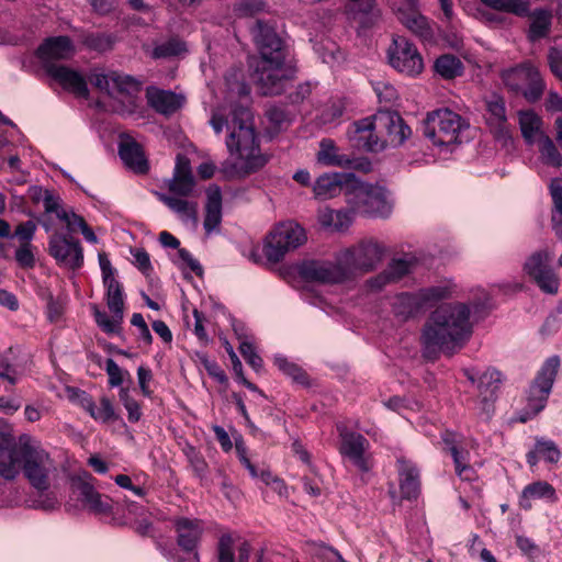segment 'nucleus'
Returning a JSON list of instances; mask_svg holds the SVG:
<instances>
[{
  "label": "nucleus",
  "mask_w": 562,
  "mask_h": 562,
  "mask_svg": "<svg viewBox=\"0 0 562 562\" xmlns=\"http://www.w3.org/2000/svg\"><path fill=\"white\" fill-rule=\"evenodd\" d=\"M57 471L54 460L26 435L18 439L0 432V476L14 480L21 472L36 491L25 501L27 507L43 512L56 510L60 502L50 490V477Z\"/></svg>",
  "instance_id": "f257e3e1"
},
{
  "label": "nucleus",
  "mask_w": 562,
  "mask_h": 562,
  "mask_svg": "<svg viewBox=\"0 0 562 562\" xmlns=\"http://www.w3.org/2000/svg\"><path fill=\"white\" fill-rule=\"evenodd\" d=\"M479 304L445 303L439 305L422 331L423 356L436 360L440 353L449 357L460 350L472 335L471 308Z\"/></svg>",
  "instance_id": "f03ea898"
},
{
  "label": "nucleus",
  "mask_w": 562,
  "mask_h": 562,
  "mask_svg": "<svg viewBox=\"0 0 562 562\" xmlns=\"http://www.w3.org/2000/svg\"><path fill=\"white\" fill-rule=\"evenodd\" d=\"M210 124L217 135L226 126L228 131L226 147L228 153L237 159L234 168H238L239 175L256 172L267 164V157L260 153L259 138L254 128L249 108L236 104L228 119L214 113Z\"/></svg>",
  "instance_id": "7ed1b4c3"
},
{
  "label": "nucleus",
  "mask_w": 562,
  "mask_h": 562,
  "mask_svg": "<svg viewBox=\"0 0 562 562\" xmlns=\"http://www.w3.org/2000/svg\"><path fill=\"white\" fill-rule=\"evenodd\" d=\"M251 35L261 60L256 68V82L265 95L280 94L295 70L286 65L288 46L278 35L273 24L257 20Z\"/></svg>",
  "instance_id": "20e7f679"
},
{
  "label": "nucleus",
  "mask_w": 562,
  "mask_h": 562,
  "mask_svg": "<svg viewBox=\"0 0 562 562\" xmlns=\"http://www.w3.org/2000/svg\"><path fill=\"white\" fill-rule=\"evenodd\" d=\"M468 128V122L447 108L428 112L423 121L425 137L438 147L461 144V134Z\"/></svg>",
  "instance_id": "39448f33"
},
{
  "label": "nucleus",
  "mask_w": 562,
  "mask_h": 562,
  "mask_svg": "<svg viewBox=\"0 0 562 562\" xmlns=\"http://www.w3.org/2000/svg\"><path fill=\"white\" fill-rule=\"evenodd\" d=\"M176 540L186 555H181L173 547H159L161 554L169 562H200L198 547L201 542L204 526L203 521L198 518L175 517L171 519Z\"/></svg>",
  "instance_id": "423d86ee"
},
{
  "label": "nucleus",
  "mask_w": 562,
  "mask_h": 562,
  "mask_svg": "<svg viewBox=\"0 0 562 562\" xmlns=\"http://www.w3.org/2000/svg\"><path fill=\"white\" fill-rule=\"evenodd\" d=\"M501 79L509 91L521 93L529 102L538 101L546 89L539 69L529 60L502 70Z\"/></svg>",
  "instance_id": "0eeeda50"
},
{
  "label": "nucleus",
  "mask_w": 562,
  "mask_h": 562,
  "mask_svg": "<svg viewBox=\"0 0 562 562\" xmlns=\"http://www.w3.org/2000/svg\"><path fill=\"white\" fill-rule=\"evenodd\" d=\"M336 429L339 436L338 452L344 461L360 473H368L374 465L370 452L369 440L360 432L352 431L344 423H338Z\"/></svg>",
  "instance_id": "6e6552de"
},
{
  "label": "nucleus",
  "mask_w": 562,
  "mask_h": 562,
  "mask_svg": "<svg viewBox=\"0 0 562 562\" xmlns=\"http://www.w3.org/2000/svg\"><path fill=\"white\" fill-rule=\"evenodd\" d=\"M452 288L448 284L432 285L417 292H402L393 302L395 315L407 319L431 307L437 302L451 296Z\"/></svg>",
  "instance_id": "1a4fd4ad"
},
{
  "label": "nucleus",
  "mask_w": 562,
  "mask_h": 562,
  "mask_svg": "<svg viewBox=\"0 0 562 562\" xmlns=\"http://www.w3.org/2000/svg\"><path fill=\"white\" fill-rule=\"evenodd\" d=\"M306 241L304 228L295 222L279 224L269 234L263 246V254L269 262H280L285 254L296 249Z\"/></svg>",
  "instance_id": "9d476101"
},
{
  "label": "nucleus",
  "mask_w": 562,
  "mask_h": 562,
  "mask_svg": "<svg viewBox=\"0 0 562 562\" xmlns=\"http://www.w3.org/2000/svg\"><path fill=\"white\" fill-rule=\"evenodd\" d=\"M348 202L353 205V211L369 216L386 218L392 213V203L389 201L387 191L380 186L358 184L352 186Z\"/></svg>",
  "instance_id": "9b49d317"
},
{
  "label": "nucleus",
  "mask_w": 562,
  "mask_h": 562,
  "mask_svg": "<svg viewBox=\"0 0 562 562\" xmlns=\"http://www.w3.org/2000/svg\"><path fill=\"white\" fill-rule=\"evenodd\" d=\"M105 288V301L112 316L91 305L92 315L98 327L105 334H119L124 317V290L122 283L113 278L103 281Z\"/></svg>",
  "instance_id": "f8f14e48"
},
{
  "label": "nucleus",
  "mask_w": 562,
  "mask_h": 562,
  "mask_svg": "<svg viewBox=\"0 0 562 562\" xmlns=\"http://www.w3.org/2000/svg\"><path fill=\"white\" fill-rule=\"evenodd\" d=\"M340 254L350 278L357 272L367 273L375 270L384 258L385 248L374 240H362Z\"/></svg>",
  "instance_id": "ddd939ff"
},
{
  "label": "nucleus",
  "mask_w": 562,
  "mask_h": 562,
  "mask_svg": "<svg viewBox=\"0 0 562 562\" xmlns=\"http://www.w3.org/2000/svg\"><path fill=\"white\" fill-rule=\"evenodd\" d=\"M559 367V356H551L544 361L533 379L527 396V407L533 415H537L546 407Z\"/></svg>",
  "instance_id": "4468645a"
},
{
  "label": "nucleus",
  "mask_w": 562,
  "mask_h": 562,
  "mask_svg": "<svg viewBox=\"0 0 562 562\" xmlns=\"http://www.w3.org/2000/svg\"><path fill=\"white\" fill-rule=\"evenodd\" d=\"M300 276L307 280L324 284H338L349 279L348 268L342 263L341 254L335 261L310 259L299 266Z\"/></svg>",
  "instance_id": "2eb2a0df"
},
{
  "label": "nucleus",
  "mask_w": 562,
  "mask_h": 562,
  "mask_svg": "<svg viewBox=\"0 0 562 562\" xmlns=\"http://www.w3.org/2000/svg\"><path fill=\"white\" fill-rule=\"evenodd\" d=\"M552 257L547 249L533 252L524 265V270L541 292L555 295L560 289V278L551 267Z\"/></svg>",
  "instance_id": "dca6fc26"
},
{
  "label": "nucleus",
  "mask_w": 562,
  "mask_h": 562,
  "mask_svg": "<svg viewBox=\"0 0 562 562\" xmlns=\"http://www.w3.org/2000/svg\"><path fill=\"white\" fill-rule=\"evenodd\" d=\"M389 64L396 71L418 76L424 69V60L417 47L405 37H394L387 49Z\"/></svg>",
  "instance_id": "f3484780"
},
{
  "label": "nucleus",
  "mask_w": 562,
  "mask_h": 562,
  "mask_svg": "<svg viewBox=\"0 0 562 562\" xmlns=\"http://www.w3.org/2000/svg\"><path fill=\"white\" fill-rule=\"evenodd\" d=\"M49 254L58 265L77 270L83 265V250L80 241L71 236L54 234L48 243Z\"/></svg>",
  "instance_id": "a211bd4d"
},
{
  "label": "nucleus",
  "mask_w": 562,
  "mask_h": 562,
  "mask_svg": "<svg viewBox=\"0 0 562 562\" xmlns=\"http://www.w3.org/2000/svg\"><path fill=\"white\" fill-rule=\"evenodd\" d=\"M376 127V115L358 120L349 127L348 138L358 149L371 153L382 151L385 148V142L375 134Z\"/></svg>",
  "instance_id": "6ab92c4d"
},
{
  "label": "nucleus",
  "mask_w": 562,
  "mask_h": 562,
  "mask_svg": "<svg viewBox=\"0 0 562 562\" xmlns=\"http://www.w3.org/2000/svg\"><path fill=\"white\" fill-rule=\"evenodd\" d=\"M71 492L77 496L83 507L95 515H106L112 512L110 497L100 494L86 479L76 476L71 479Z\"/></svg>",
  "instance_id": "aec40b11"
},
{
  "label": "nucleus",
  "mask_w": 562,
  "mask_h": 562,
  "mask_svg": "<svg viewBox=\"0 0 562 562\" xmlns=\"http://www.w3.org/2000/svg\"><path fill=\"white\" fill-rule=\"evenodd\" d=\"M462 371L472 384H476L482 403L488 408L496 398V392L502 383V373L494 368H488L483 373L474 368H465Z\"/></svg>",
  "instance_id": "412c9836"
},
{
  "label": "nucleus",
  "mask_w": 562,
  "mask_h": 562,
  "mask_svg": "<svg viewBox=\"0 0 562 562\" xmlns=\"http://www.w3.org/2000/svg\"><path fill=\"white\" fill-rule=\"evenodd\" d=\"M376 121L378 127L385 131V138H382V140L385 142V146H401L412 135L411 127L397 112H380L376 114Z\"/></svg>",
  "instance_id": "4be33fe9"
},
{
  "label": "nucleus",
  "mask_w": 562,
  "mask_h": 562,
  "mask_svg": "<svg viewBox=\"0 0 562 562\" xmlns=\"http://www.w3.org/2000/svg\"><path fill=\"white\" fill-rule=\"evenodd\" d=\"M357 180L353 173L346 172H326L319 176L314 186L315 196L321 200L331 199L340 194L345 189L352 188V183Z\"/></svg>",
  "instance_id": "5701e85b"
},
{
  "label": "nucleus",
  "mask_w": 562,
  "mask_h": 562,
  "mask_svg": "<svg viewBox=\"0 0 562 562\" xmlns=\"http://www.w3.org/2000/svg\"><path fill=\"white\" fill-rule=\"evenodd\" d=\"M75 53L70 37L59 35L46 38L36 49L37 58L46 69L47 65H56L55 60L68 59Z\"/></svg>",
  "instance_id": "b1692460"
},
{
  "label": "nucleus",
  "mask_w": 562,
  "mask_h": 562,
  "mask_svg": "<svg viewBox=\"0 0 562 562\" xmlns=\"http://www.w3.org/2000/svg\"><path fill=\"white\" fill-rule=\"evenodd\" d=\"M486 122L495 138L504 144L510 139L509 127L506 116L505 101L501 95L494 94L486 100Z\"/></svg>",
  "instance_id": "393cba45"
},
{
  "label": "nucleus",
  "mask_w": 562,
  "mask_h": 562,
  "mask_svg": "<svg viewBox=\"0 0 562 562\" xmlns=\"http://www.w3.org/2000/svg\"><path fill=\"white\" fill-rule=\"evenodd\" d=\"M46 72L65 90L77 97L88 98V85L85 77L79 71L64 65H47Z\"/></svg>",
  "instance_id": "a878e982"
},
{
  "label": "nucleus",
  "mask_w": 562,
  "mask_h": 562,
  "mask_svg": "<svg viewBox=\"0 0 562 562\" xmlns=\"http://www.w3.org/2000/svg\"><path fill=\"white\" fill-rule=\"evenodd\" d=\"M400 477V492L403 499H416L420 493V473L411 460L400 457L396 460Z\"/></svg>",
  "instance_id": "bb28decb"
},
{
  "label": "nucleus",
  "mask_w": 562,
  "mask_h": 562,
  "mask_svg": "<svg viewBox=\"0 0 562 562\" xmlns=\"http://www.w3.org/2000/svg\"><path fill=\"white\" fill-rule=\"evenodd\" d=\"M194 186L190 160L183 155H178L173 176L168 180V190L179 196H189L193 192Z\"/></svg>",
  "instance_id": "cd10ccee"
},
{
  "label": "nucleus",
  "mask_w": 562,
  "mask_h": 562,
  "mask_svg": "<svg viewBox=\"0 0 562 562\" xmlns=\"http://www.w3.org/2000/svg\"><path fill=\"white\" fill-rule=\"evenodd\" d=\"M396 12L401 23L422 42L427 44L435 42V31L430 24V21L425 15H423L418 9L413 11L397 9Z\"/></svg>",
  "instance_id": "c85d7f7f"
},
{
  "label": "nucleus",
  "mask_w": 562,
  "mask_h": 562,
  "mask_svg": "<svg viewBox=\"0 0 562 562\" xmlns=\"http://www.w3.org/2000/svg\"><path fill=\"white\" fill-rule=\"evenodd\" d=\"M222 223V192L217 186L206 191L205 216L203 226L207 235L217 231Z\"/></svg>",
  "instance_id": "c756f323"
},
{
  "label": "nucleus",
  "mask_w": 562,
  "mask_h": 562,
  "mask_svg": "<svg viewBox=\"0 0 562 562\" xmlns=\"http://www.w3.org/2000/svg\"><path fill=\"white\" fill-rule=\"evenodd\" d=\"M251 547L247 541L237 548V561L234 552V540L229 533L220 537L216 548V562H249Z\"/></svg>",
  "instance_id": "7c9ffc66"
},
{
  "label": "nucleus",
  "mask_w": 562,
  "mask_h": 562,
  "mask_svg": "<svg viewBox=\"0 0 562 562\" xmlns=\"http://www.w3.org/2000/svg\"><path fill=\"white\" fill-rule=\"evenodd\" d=\"M119 155L125 166L135 172L146 173L148 171V162L144 156L143 149L135 140L121 142Z\"/></svg>",
  "instance_id": "2f4dec72"
},
{
  "label": "nucleus",
  "mask_w": 562,
  "mask_h": 562,
  "mask_svg": "<svg viewBox=\"0 0 562 562\" xmlns=\"http://www.w3.org/2000/svg\"><path fill=\"white\" fill-rule=\"evenodd\" d=\"M149 104L159 113L173 114L182 106L183 99L168 90L155 89L147 92Z\"/></svg>",
  "instance_id": "473e14b6"
},
{
  "label": "nucleus",
  "mask_w": 562,
  "mask_h": 562,
  "mask_svg": "<svg viewBox=\"0 0 562 562\" xmlns=\"http://www.w3.org/2000/svg\"><path fill=\"white\" fill-rule=\"evenodd\" d=\"M532 499H548L554 502L557 494L554 487L546 481H537L526 485L519 496V506L529 510L532 507Z\"/></svg>",
  "instance_id": "72a5a7b5"
},
{
  "label": "nucleus",
  "mask_w": 562,
  "mask_h": 562,
  "mask_svg": "<svg viewBox=\"0 0 562 562\" xmlns=\"http://www.w3.org/2000/svg\"><path fill=\"white\" fill-rule=\"evenodd\" d=\"M317 161L325 166L350 168L352 160L346 154L340 153L331 138H323L319 142Z\"/></svg>",
  "instance_id": "f704fd0d"
},
{
  "label": "nucleus",
  "mask_w": 562,
  "mask_h": 562,
  "mask_svg": "<svg viewBox=\"0 0 562 562\" xmlns=\"http://www.w3.org/2000/svg\"><path fill=\"white\" fill-rule=\"evenodd\" d=\"M561 458V452L553 440L537 438L532 450L526 454V461L530 467L538 464L539 460L549 463H557Z\"/></svg>",
  "instance_id": "c9c22d12"
},
{
  "label": "nucleus",
  "mask_w": 562,
  "mask_h": 562,
  "mask_svg": "<svg viewBox=\"0 0 562 562\" xmlns=\"http://www.w3.org/2000/svg\"><path fill=\"white\" fill-rule=\"evenodd\" d=\"M82 394L83 396L81 398V406L94 420L101 423H110L116 419L117 416L115 414L113 404L106 396L101 397L100 406H97L91 396L85 392Z\"/></svg>",
  "instance_id": "e433bc0d"
},
{
  "label": "nucleus",
  "mask_w": 562,
  "mask_h": 562,
  "mask_svg": "<svg viewBox=\"0 0 562 562\" xmlns=\"http://www.w3.org/2000/svg\"><path fill=\"white\" fill-rule=\"evenodd\" d=\"M527 15L531 16V23L527 33L530 42H537L548 36L552 24V14L546 9H536Z\"/></svg>",
  "instance_id": "4c0bfd02"
},
{
  "label": "nucleus",
  "mask_w": 562,
  "mask_h": 562,
  "mask_svg": "<svg viewBox=\"0 0 562 562\" xmlns=\"http://www.w3.org/2000/svg\"><path fill=\"white\" fill-rule=\"evenodd\" d=\"M159 200L175 212L183 222L191 221L194 224L198 223V205L195 202H190L165 193L159 194Z\"/></svg>",
  "instance_id": "58836bf2"
},
{
  "label": "nucleus",
  "mask_w": 562,
  "mask_h": 562,
  "mask_svg": "<svg viewBox=\"0 0 562 562\" xmlns=\"http://www.w3.org/2000/svg\"><path fill=\"white\" fill-rule=\"evenodd\" d=\"M553 202L552 226L555 235L562 239V178H553L549 186Z\"/></svg>",
  "instance_id": "ea45409f"
},
{
  "label": "nucleus",
  "mask_w": 562,
  "mask_h": 562,
  "mask_svg": "<svg viewBox=\"0 0 562 562\" xmlns=\"http://www.w3.org/2000/svg\"><path fill=\"white\" fill-rule=\"evenodd\" d=\"M434 69L440 77L449 80L461 76L464 67L457 56L445 54L436 59Z\"/></svg>",
  "instance_id": "a19ab883"
},
{
  "label": "nucleus",
  "mask_w": 562,
  "mask_h": 562,
  "mask_svg": "<svg viewBox=\"0 0 562 562\" xmlns=\"http://www.w3.org/2000/svg\"><path fill=\"white\" fill-rule=\"evenodd\" d=\"M542 121L533 111L519 112V126L526 143L531 145L535 143L537 135L541 136Z\"/></svg>",
  "instance_id": "79ce46f5"
},
{
  "label": "nucleus",
  "mask_w": 562,
  "mask_h": 562,
  "mask_svg": "<svg viewBox=\"0 0 562 562\" xmlns=\"http://www.w3.org/2000/svg\"><path fill=\"white\" fill-rule=\"evenodd\" d=\"M482 2L496 11L513 13L517 16H526L530 9V0H482Z\"/></svg>",
  "instance_id": "37998d69"
},
{
  "label": "nucleus",
  "mask_w": 562,
  "mask_h": 562,
  "mask_svg": "<svg viewBox=\"0 0 562 562\" xmlns=\"http://www.w3.org/2000/svg\"><path fill=\"white\" fill-rule=\"evenodd\" d=\"M81 43L90 50L104 53L113 48L115 37L101 32H88L81 35Z\"/></svg>",
  "instance_id": "c03bdc74"
},
{
  "label": "nucleus",
  "mask_w": 562,
  "mask_h": 562,
  "mask_svg": "<svg viewBox=\"0 0 562 562\" xmlns=\"http://www.w3.org/2000/svg\"><path fill=\"white\" fill-rule=\"evenodd\" d=\"M274 364L284 375L290 378L293 382L301 385L308 384V376L306 372L300 366L290 361L286 357L282 355H276Z\"/></svg>",
  "instance_id": "a18cd8bd"
},
{
  "label": "nucleus",
  "mask_w": 562,
  "mask_h": 562,
  "mask_svg": "<svg viewBox=\"0 0 562 562\" xmlns=\"http://www.w3.org/2000/svg\"><path fill=\"white\" fill-rule=\"evenodd\" d=\"M540 158L544 165L560 168L562 166V156L553 140L544 134L539 137Z\"/></svg>",
  "instance_id": "49530a36"
},
{
  "label": "nucleus",
  "mask_w": 562,
  "mask_h": 562,
  "mask_svg": "<svg viewBox=\"0 0 562 562\" xmlns=\"http://www.w3.org/2000/svg\"><path fill=\"white\" fill-rule=\"evenodd\" d=\"M112 81L113 93L111 97L113 98L133 97L139 91V82L132 76L113 72Z\"/></svg>",
  "instance_id": "de8ad7c7"
},
{
  "label": "nucleus",
  "mask_w": 562,
  "mask_h": 562,
  "mask_svg": "<svg viewBox=\"0 0 562 562\" xmlns=\"http://www.w3.org/2000/svg\"><path fill=\"white\" fill-rule=\"evenodd\" d=\"M186 52V43L172 37L166 42L157 44L151 52V57L155 59L171 58L180 56Z\"/></svg>",
  "instance_id": "09e8293b"
},
{
  "label": "nucleus",
  "mask_w": 562,
  "mask_h": 562,
  "mask_svg": "<svg viewBox=\"0 0 562 562\" xmlns=\"http://www.w3.org/2000/svg\"><path fill=\"white\" fill-rule=\"evenodd\" d=\"M414 262L407 258H395L392 259L385 268L392 282H396L407 276L412 271Z\"/></svg>",
  "instance_id": "8fccbe9b"
},
{
  "label": "nucleus",
  "mask_w": 562,
  "mask_h": 562,
  "mask_svg": "<svg viewBox=\"0 0 562 562\" xmlns=\"http://www.w3.org/2000/svg\"><path fill=\"white\" fill-rule=\"evenodd\" d=\"M234 11L238 16H254L267 11L265 0H236Z\"/></svg>",
  "instance_id": "3c124183"
},
{
  "label": "nucleus",
  "mask_w": 562,
  "mask_h": 562,
  "mask_svg": "<svg viewBox=\"0 0 562 562\" xmlns=\"http://www.w3.org/2000/svg\"><path fill=\"white\" fill-rule=\"evenodd\" d=\"M119 397L125 409L127 411V419L130 423H137L142 418V408L139 403L131 396L130 390L121 387Z\"/></svg>",
  "instance_id": "603ef678"
},
{
  "label": "nucleus",
  "mask_w": 562,
  "mask_h": 562,
  "mask_svg": "<svg viewBox=\"0 0 562 562\" xmlns=\"http://www.w3.org/2000/svg\"><path fill=\"white\" fill-rule=\"evenodd\" d=\"M238 349L248 366H250L256 372H260L263 367V360L256 352L254 344L250 340H241Z\"/></svg>",
  "instance_id": "864d4df0"
},
{
  "label": "nucleus",
  "mask_w": 562,
  "mask_h": 562,
  "mask_svg": "<svg viewBox=\"0 0 562 562\" xmlns=\"http://www.w3.org/2000/svg\"><path fill=\"white\" fill-rule=\"evenodd\" d=\"M43 204L46 213H54L58 220H67V211L61 206V199L53 191L46 190Z\"/></svg>",
  "instance_id": "5fc2aeb1"
},
{
  "label": "nucleus",
  "mask_w": 562,
  "mask_h": 562,
  "mask_svg": "<svg viewBox=\"0 0 562 562\" xmlns=\"http://www.w3.org/2000/svg\"><path fill=\"white\" fill-rule=\"evenodd\" d=\"M345 109H346V106H345V103L342 102V100L337 99V100L330 101L325 106V109L323 110V112L321 114L322 123L330 124V123H334L335 121L339 120L342 116Z\"/></svg>",
  "instance_id": "6e6d98bb"
},
{
  "label": "nucleus",
  "mask_w": 562,
  "mask_h": 562,
  "mask_svg": "<svg viewBox=\"0 0 562 562\" xmlns=\"http://www.w3.org/2000/svg\"><path fill=\"white\" fill-rule=\"evenodd\" d=\"M0 378L7 380L11 385L18 382L16 369L12 364L11 350L0 355Z\"/></svg>",
  "instance_id": "4d7b16f0"
},
{
  "label": "nucleus",
  "mask_w": 562,
  "mask_h": 562,
  "mask_svg": "<svg viewBox=\"0 0 562 562\" xmlns=\"http://www.w3.org/2000/svg\"><path fill=\"white\" fill-rule=\"evenodd\" d=\"M268 121L277 128L282 130L291 122L290 113L281 106H271L267 110Z\"/></svg>",
  "instance_id": "13d9d810"
},
{
  "label": "nucleus",
  "mask_w": 562,
  "mask_h": 562,
  "mask_svg": "<svg viewBox=\"0 0 562 562\" xmlns=\"http://www.w3.org/2000/svg\"><path fill=\"white\" fill-rule=\"evenodd\" d=\"M443 442L450 451V454L453 459L454 468L458 469L467 463H469V451L459 448L452 439H450L449 435L443 437Z\"/></svg>",
  "instance_id": "bf43d9fd"
},
{
  "label": "nucleus",
  "mask_w": 562,
  "mask_h": 562,
  "mask_svg": "<svg viewBox=\"0 0 562 562\" xmlns=\"http://www.w3.org/2000/svg\"><path fill=\"white\" fill-rule=\"evenodd\" d=\"M14 258L21 268L32 269L35 266L32 244L20 245L15 250Z\"/></svg>",
  "instance_id": "052dcab7"
},
{
  "label": "nucleus",
  "mask_w": 562,
  "mask_h": 562,
  "mask_svg": "<svg viewBox=\"0 0 562 562\" xmlns=\"http://www.w3.org/2000/svg\"><path fill=\"white\" fill-rule=\"evenodd\" d=\"M548 65L554 77L562 80V47L559 44L549 48Z\"/></svg>",
  "instance_id": "680f3d73"
},
{
  "label": "nucleus",
  "mask_w": 562,
  "mask_h": 562,
  "mask_svg": "<svg viewBox=\"0 0 562 562\" xmlns=\"http://www.w3.org/2000/svg\"><path fill=\"white\" fill-rule=\"evenodd\" d=\"M36 228L37 225L34 221H26L15 227L14 234L11 237H16L21 245L31 244Z\"/></svg>",
  "instance_id": "e2e57ef3"
},
{
  "label": "nucleus",
  "mask_w": 562,
  "mask_h": 562,
  "mask_svg": "<svg viewBox=\"0 0 562 562\" xmlns=\"http://www.w3.org/2000/svg\"><path fill=\"white\" fill-rule=\"evenodd\" d=\"M131 254L133 256V265L137 267L139 271L147 274L153 270L149 254L144 248L131 249Z\"/></svg>",
  "instance_id": "0e129e2a"
},
{
  "label": "nucleus",
  "mask_w": 562,
  "mask_h": 562,
  "mask_svg": "<svg viewBox=\"0 0 562 562\" xmlns=\"http://www.w3.org/2000/svg\"><path fill=\"white\" fill-rule=\"evenodd\" d=\"M105 371L106 374L109 375L110 386L116 387L123 383L125 372H123V370L112 358L106 359ZM126 374L128 373L126 372Z\"/></svg>",
  "instance_id": "69168bd1"
},
{
  "label": "nucleus",
  "mask_w": 562,
  "mask_h": 562,
  "mask_svg": "<svg viewBox=\"0 0 562 562\" xmlns=\"http://www.w3.org/2000/svg\"><path fill=\"white\" fill-rule=\"evenodd\" d=\"M131 324L138 328V337L139 339L146 344L150 345L153 341V336L150 330L140 313H134L131 318Z\"/></svg>",
  "instance_id": "338daca9"
},
{
  "label": "nucleus",
  "mask_w": 562,
  "mask_h": 562,
  "mask_svg": "<svg viewBox=\"0 0 562 562\" xmlns=\"http://www.w3.org/2000/svg\"><path fill=\"white\" fill-rule=\"evenodd\" d=\"M312 93L310 82L300 83L294 91L288 94V100L291 104H300L306 100Z\"/></svg>",
  "instance_id": "774afa93"
}]
</instances>
